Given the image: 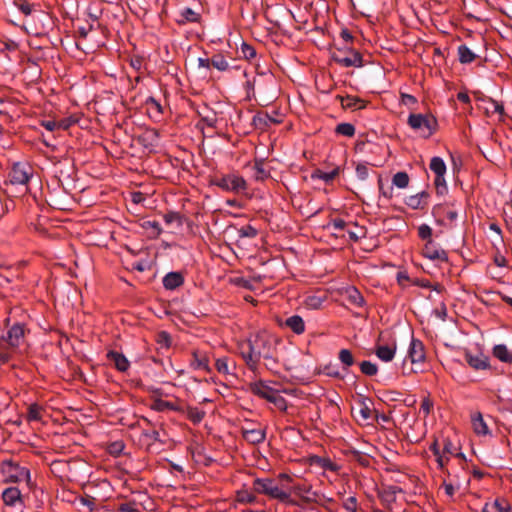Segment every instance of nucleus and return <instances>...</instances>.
<instances>
[{"mask_svg":"<svg viewBox=\"0 0 512 512\" xmlns=\"http://www.w3.org/2000/svg\"><path fill=\"white\" fill-rule=\"evenodd\" d=\"M310 464L332 472H337L340 469V466L333 462L330 458L317 455L310 457Z\"/></svg>","mask_w":512,"mask_h":512,"instance_id":"26","label":"nucleus"},{"mask_svg":"<svg viewBox=\"0 0 512 512\" xmlns=\"http://www.w3.org/2000/svg\"><path fill=\"white\" fill-rule=\"evenodd\" d=\"M277 480V483L280 485V487H283V484H285L287 486V491L289 492L290 490V486L293 484V478L286 474V473H280L277 478H275Z\"/></svg>","mask_w":512,"mask_h":512,"instance_id":"59","label":"nucleus"},{"mask_svg":"<svg viewBox=\"0 0 512 512\" xmlns=\"http://www.w3.org/2000/svg\"><path fill=\"white\" fill-rule=\"evenodd\" d=\"M312 485L307 483L306 481L301 482H293L290 486V494L294 493L296 496L300 497L303 501L307 494L311 493Z\"/></svg>","mask_w":512,"mask_h":512,"instance_id":"31","label":"nucleus"},{"mask_svg":"<svg viewBox=\"0 0 512 512\" xmlns=\"http://www.w3.org/2000/svg\"><path fill=\"white\" fill-rule=\"evenodd\" d=\"M361 372L366 376H375L378 372V367L371 361L364 360L359 364Z\"/></svg>","mask_w":512,"mask_h":512,"instance_id":"46","label":"nucleus"},{"mask_svg":"<svg viewBox=\"0 0 512 512\" xmlns=\"http://www.w3.org/2000/svg\"><path fill=\"white\" fill-rule=\"evenodd\" d=\"M352 456H353V459H355L360 465L364 466V467H367L369 466V459L363 455L361 452L359 451H356V450H353L351 452Z\"/></svg>","mask_w":512,"mask_h":512,"instance_id":"62","label":"nucleus"},{"mask_svg":"<svg viewBox=\"0 0 512 512\" xmlns=\"http://www.w3.org/2000/svg\"><path fill=\"white\" fill-rule=\"evenodd\" d=\"M162 282L166 290H175L184 284V276L181 272H169Z\"/></svg>","mask_w":512,"mask_h":512,"instance_id":"20","label":"nucleus"},{"mask_svg":"<svg viewBox=\"0 0 512 512\" xmlns=\"http://www.w3.org/2000/svg\"><path fill=\"white\" fill-rule=\"evenodd\" d=\"M211 64L215 69L219 71H227L229 69L228 61L220 53L214 54L211 57Z\"/></svg>","mask_w":512,"mask_h":512,"instance_id":"42","label":"nucleus"},{"mask_svg":"<svg viewBox=\"0 0 512 512\" xmlns=\"http://www.w3.org/2000/svg\"><path fill=\"white\" fill-rule=\"evenodd\" d=\"M269 402L273 403L275 407L281 411L287 410V401L278 390L275 391V393L270 398Z\"/></svg>","mask_w":512,"mask_h":512,"instance_id":"48","label":"nucleus"},{"mask_svg":"<svg viewBox=\"0 0 512 512\" xmlns=\"http://www.w3.org/2000/svg\"><path fill=\"white\" fill-rule=\"evenodd\" d=\"M284 325L291 329L295 334L300 335L305 331V323L301 316L292 315L285 320Z\"/></svg>","mask_w":512,"mask_h":512,"instance_id":"28","label":"nucleus"},{"mask_svg":"<svg viewBox=\"0 0 512 512\" xmlns=\"http://www.w3.org/2000/svg\"><path fill=\"white\" fill-rule=\"evenodd\" d=\"M418 236L423 240H432V228L427 224H422L418 228Z\"/></svg>","mask_w":512,"mask_h":512,"instance_id":"58","label":"nucleus"},{"mask_svg":"<svg viewBox=\"0 0 512 512\" xmlns=\"http://www.w3.org/2000/svg\"><path fill=\"white\" fill-rule=\"evenodd\" d=\"M25 338V327L21 323H15L6 334H1V340L5 341L13 350L18 349Z\"/></svg>","mask_w":512,"mask_h":512,"instance_id":"7","label":"nucleus"},{"mask_svg":"<svg viewBox=\"0 0 512 512\" xmlns=\"http://www.w3.org/2000/svg\"><path fill=\"white\" fill-rule=\"evenodd\" d=\"M434 184L438 195H444L447 192V185L444 176H435Z\"/></svg>","mask_w":512,"mask_h":512,"instance_id":"53","label":"nucleus"},{"mask_svg":"<svg viewBox=\"0 0 512 512\" xmlns=\"http://www.w3.org/2000/svg\"><path fill=\"white\" fill-rule=\"evenodd\" d=\"M429 167L430 170L435 174V176H445L446 164L441 157H433L430 161Z\"/></svg>","mask_w":512,"mask_h":512,"instance_id":"38","label":"nucleus"},{"mask_svg":"<svg viewBox=\"0 0 512 512\" xmlns=\"http://www.w3.org/2000/svg\"><path fill=\"white\" fill-rule=\"evenodd\" d=\"M336 134L346 137H353L355 135V127L351 123H340L335 128Z\"/></svg>","mask_w":512,"mask_h":512,"instance_id":"43","label":"nucleus"},{"mask_svg":"<svg viewBox=\"0 0 512 512\" xmlns=\"http://www.w3.org/2000/svg\"><path fill=\"white\" fill-rule=\"evenodd\" d=\"M249 390L252 394H254L260 398H263L267 401L270 400V398L276 391V389L270 387L262 380L250 383Z\"/></svg>","mask_w":512,"mask_h":512,"instance_id":"14","label":"nucleus"},{"mask_svg":"<svg viewBox=\"0 0 512 512\" xmlns=\"http://www.w3.org/2000/svg\"><path fill=\"white\" fill-rule=\"evenodd\" d=\"M160 134L157 129H145L137 138L138 143L145 148H153L159 144Z\"/></svg>","mask_w":512,"mask_h":512,"instance_id":"13","label":"nucleus"},{"mask_svg":"<svg viewBox=\"0 0 512 512\" xmlns=\"http://www.w3.org/2000/svg\"><path fill=\"white\" fill-rule=\"evenodd\" d=\"M117 510L118 512H139L138 505L135 501L121 503Z\"/></svg>","mask_w":512,"mask_h":512,"instance_id":"56","label":"nucleus"},{"mask_svg":"<svg viewBox=\"0 0 512 512\" xmlns=\"http://www.w3.org/2000/svg\"><path fill=\"white\" fill-rule=\"evenodd\" d=\"M398 493H403V489L396 485H388L383 486L378 491V498L380 499L382 505L389 511H392L393 505L396 502V497Z\"/></svg>","mask_w":512,"mask_h":512,"instance_id":"9","label":"nucleus"},{"mask_svg":"<svg viewBox=\"0 0 512 512\" xmlns=\"http://www.w3.org/2000/svg\"><path fill=\"white\" fill-rule=\"evenodd\" d=\"M200 121L210 128H215L217 124V117L215 113H212L210 115L201 116Z\"/></svg>","mask_w":512,"mask_h":512,"instance_id":"63","label":"nucleus"},{"mask_svg":"<svg viewBox=\"0 0 512 512\" xmlns=\"http://www.w3.org/2000/svg\"><path fill=\"white\" fill-rule=\"evenodd\" d=\"M493 355L503 363H512V354L504 344L495 345Z\"/></svg>","mask_w":512,"mask_h":512,"instance_id":"36","label":"nucleus"},{"mask_svg":"<svg viewBox=\"0 0 512 512\" xmlns=\"http://www.w3.org/2000/svg\"><path fill=\"white\" fill-rule=\"evenodd\" d=\"M396 354V345H376L375 355L383 362H390Z\"/></svg>","mask_w":512,"mask_h":512,"instance_id":"27","label":"nucleus"},{"mask_svg":"<svg viewBox=\"0 0 512 512\" xmlns=\"http://www.w3.org/2000/svg\"><path fill=\"white\" fill-rule=\"evenodd\" d=\"M32 176V168L24 163H15L9 173L10 182L17 185H26Z\"/></svg>","mask_w":512,"mask_h":512,"instance_id":"8","label":"nucleus"},{"mask_svg":"<svg viewBox=\"0 0 512 512\" xmlns=\"http://www.w3.org/2000/svg\"><path fill=\"white\" fill-rule=\"evenodd\" d=\"M201 20V14L194 11L189 7H185L179 11V18L176 22L179 25H185L187 23H199Z\"/></svg>","mask_w":512,"mask_h":512,"instance_id":"23","label":"nucleus"},{"mask_svg":"<svg viewBox=\"0 0 512 512\" xmlns=\"http://www.w3.org/2000/svg\"><path fill=\"white\" fill-rule=\"evenodd\" d=\"M212 184L221 188L224 191H230L235 193L243 191L247 187L245 179L235 174H228L223 175L221 177H217L212 181Z\"/></svg>","mask_w":512,"mask_h":512,"instance_id":"5","label":"nucleus"},{"mask_svg":"<svg viewBox=\"0 0 512 512\" xmlns=\"http://www.w3.org/2000/svg\"><path fill=\"white\" fill-rule=\"evenodd\" d=\"M148 114L151 118L158 119L161 117L163 110L160 102L154 97H148L145 101Z\"/></svg>","mask_w":512,"mask_h":512,"instance_id":"33","label":"nucleus"},{"mask_svg":"<svg viewBox=\"0 0 512 512\" xmlns=\"http://www.w3.org/2000/svg\"><path fill=\"white\" fill-rule=\"evenodd\" d=\"M356 175L358 179L364 181L368 178L369 170L367 163H358L356 165Z\"/></svg>","mask_w":512,"mask_h":512,"instance_id":"57","label":"nucleus"},{"mask_svg":"<svg viewBox=\"0 0 512 512\" xmlns=\"http://www.w3.org/2000/svg\"><path fill=\"white\" fill-rule=\"evenodd\" d=\"M408 357L412 364L417 365L425 362V347L421 340L412 338L408 349Z\"/></svg>","mask_w":512,"mask_h":512,"instance_id":"11","label":"nucleus"},{"mask_svg":"<svg viewBox=\"0 0 512 512\" xmlns=\"http://www.w3.org/2000/svg\"><path fill=\"white\" fill-rule=\"evenodd\" d=\"M143 227L145 229H151L152 230V234L154 236H159L161 233H162V228L160 226V223L158 221H155V220H148V221H145L143 223Z\"/></svg>","mask_w":512,"mask_h":512,"instance_id":"54","label":"nucleus"},{"mask_svg":"<svg viewBox=\"0 0 512 512\" xmlns=\"http://www.w3.org/2000/svg\"><path fill=\"white\" fill-rule=\"evenodd\" d=\"M252 490L284 504L299 505V502L290 497L287 486L283 484V487H280L274 478H255L252 482Z\"/></svg>","mask_w":512,"mask_h":512,"instance_id":"2","label":"nucleus"},{"mask_svg":"<svg viewBox=\"0 0 512 512\" xmlns=\"http://www.w3.org/2000/svg\"><path fill=\"white\" fill-rule=\"evenodd\" d=\"M477 58V55L465 44L458 47V60L461 64H470Z\"/></svg>","mask_w":512,"mask_h":512,"instance_id":"35","label":"nucleus"},{"mask_svg":"<svg viewBox=\"0 0 512 512\" xmlns=\"http://www.w3.org/2000/svg\"><path fill=\"white\" fill-rule=\"evenodd\" d=\"M150 408L156 412H164L167 410L171 411H177V412H184L182 407L179 405L169 402L166 400H163L161 398H155L152 400V403L150 404Z\"/></svg>","mask_w":512,"mask_h":512,"instance_id":"24","label":"nucleus"},{"mask_svg":"<svg viewBox=\"0 0 512 512\" xmlns=\"http://www.w3.org/2000/svg\"><path fill=\"white\" fill-rule=\"evenodd\" d=\"M281 121L271 117L268 113H257L252 118V125L261 131L270 128L273 124H279Z\"/></svg>","mask_w":512,"mask_h":512,"instance_id":"17","label":"nucleus"},{"mask_svg":"<svg viewBox=\"0 0 512 512\" xmlns=\"http://www.w3.org/2000/svg\"><path fill=\"white\" fill-rule=\"evenodd\" d=\"M411 129L420 134L423 138L431 137L437 130V119L431 114L411 113L407 120Z\"/></svg>","mask_w":512,"mask_h":512,"instance_id":"3","label":"nucleus"},{"mask_svg":"<svg viewBox=\"0 0 512 512\" xmlns=\"http://www.w3.org/2000/svg\"><path fill=\"white\" fill-rule=\"evenodd\" d=\"M422 255L432 261L448 262L447 252L440 248L433 240H428L422 249Z\"/></svg>","mask_w":512,"mask_h":512,"instance_id":"10","label":"nucleus"},{"mask_svg":"<svg viewBox=\"0 0 512 512\" xmlns=\"http://www.w3.org/2000/svg\"><path fill=\"white\" fill-rule=\"evenodd\" d=\"M215 367H216V370L221 374H224V375L231 374L227 357L218 358L216 360Z\"/></svg>","mask_w":512,"mask_h":512,"instance_id":"51","label":"nucleus"},{"mask_svg":"<svg viewBox=\"0 0 512 512\" xmlns=\"http://www.w3.org/2000/svg\"><path fill=\"white\" fill-rule=\"evenodd\" d=\"M240 55L242 58L251 61L252 59L256 58L257 52L252 45L246 42H242L240 47Z\"/></svg>","mask_w":512,"mask_h":512,"instance_id":"45","label":"nucleus"},{"mask_svg":"<svg viewBox=\"0 0 512 512\" xmlns=\"http://www.w3.org/2000/svg\"><path fill=\"white\" fill-rule=\"evenodd\" d=\"M465 360L475 370H485L489 368V357L480 353L473 355L469 351L465 353Z\"/></svg>","mask_w":512,"mask_h":512,"instance_id":"18","label":"nucleus"},{"mask_svg":"<svg viewBox=\"0 0 512 512\" xmlns=\"http://www.w3.org/2000/svg\"><path fill=\"white\" fill-rule=\"evenodd\" d=\"M157 343L160 345L161 348L168 349L171 346V336L166 331H161L157 334Z\"/></svg>","mask_w":512,"mask_h":512,"instance_id":"50","label":"nucleus"},{"mask_svg":"<svg viewBox=\"0 0 512 512\" xmlns=\"http://www.w3.org/2000/svg\"><path fill=\"white\" fill-rule=\"evenodd\" d=\"M378 187L381 196L387 199H391L393 197V187L389 186L385 188L381 177L378 179Z\"/></svg>","mask_w":512,"mask_h":512,"instance_id":"61","label":"nucleus"},{"mask_svg":"<svg viewBox=\"0 0 512 512\" xmlns=\"http://www.w3.org/2000/svg\"><path fill=\"white\" fill-rule=\"evenodd\" d=\"M45 408L38 403H32L27 408L26 420L28 422H41Z\"/></svg>","mask_w":512,"mask_h":512,"instance_id":"29","label":"nucleus"},{"mask_svg":"<svg viewBox=\"0 0 512 512\" xmlns=\"http://www.w3.org/2000/svg\"><path fill=\"white\" fill-rule=\"evenodd\" d=\"M478 100L481 101L482 103H487L490 106H493V110H492L493 114L498 113L500 115V117L504 116V106L502 103L494 100L491 97H481Z\"/></svg>","mask_w":512,"mask_h":512,"instance_id":"44","label":"nucleus"},{"mask_svg":"<svg viewBox=\"0 0 512 512\" xmlns=\"http://www.w3.org/2000/svg\"><path fill=\"white\" fill-rule=\"evenodd\" d=\"M346 293H347V299L350 304L357 306V307H362L364 305V302H365L364 297L362 296V294L359 292V290L357 288L350 287L346 290Z\"/></svg>","mask_w":512,"mask_h":512,"instance_id":"37","label":"nucleus"},{"mask_svg":"<svg viewBox=\"0 0 512 512\" xmlns=\"http://www.w3.org/2000/svg\"><path fill=\"white\" fill-rule=\"evenodd\" d=\"M409 182V175L404 171L397 172L392 178V184L400 189L407 188Z\"/></svg>","mask_w":512,"mask_h":512,"instance_id":"41","label":"nucleus"},{"mask_svg":"<svg viewBox=\"0 0 512 512\" xmlns=\"http://www.w3.org/2000/svg\"><path fill=\"white\" fill-rule=\"evenodd\" d=\"M80 503L88 507L90 512L96 510V499L90 495L80 497Z\"/></svg>","mask_w":512,"mask_h":512,"instance_id":"60","label":"nucleus"},{"mask_svg":"<svg viewBox=\"0 0 512 512\" xmlns=\"http://www.w3.org/2000/svg\"><path fill=\"white\" fill-rule=\"evenodd\" d=\"M124 447L125 445L122 441H115L109 445V452L110 454L119 455Z\"/></svg>","mask_w":512,"mask_h":512,"instance_id":"64","label":"nucleus"},{"mask_svg":"<svg viewBox=\"0 0 512 512\" xmlns=\"http://www.w3.org/2000/svg\"><path fill=\"white\" fill-rule=\"evenodd\" d=\"M107 358L112 361L115 365V368L120 372H126L130 367V362L124 356V354L119 353L117 351H109L107 353Z\"/></svg>","mask_w":512,"mask_h":512,"instance_id":"25","label":"nucleus"},{"mask_svg":"<svg viewBox=\"0 0 512 512\" xmlns=\"http://www.w3.org/2000/svg\"><path fill=\"white\" fill-rule=\"evenodd\" d=\"M344 50L338 49L337 52L332 54V60L341 65L342 67H362L363 57L360 52L355 49H347V55H344Z\"/></svg>","mask_w":512,"mask_h":512,"instance_id":"6","label":"nucleus"},{"mask_svg":"<svg viewBox=\"0 0 512 512\" xmlns=\"http://www.w3.org/2000/svg\"><path fill=\"white\" fill-rule=\"evenodd\" d=\"M472 425L474 432L478 435H487L489 434V429L486 422L483 419V416L480 412H477L471 417Z\"/></svg>","mask_w":512,"mask_h":512,"instance_id":"32","label":"nucleus"},{"mask_svg":"<svg viewBox=\"0 0 512 512\" xmlns=\"http://www.w3.org/2000/svg\"><path fill=\"white\" fill-rule=\"evenodd\" d=\"M0 473L4 477L5 482L17 483L24 481L28 485L31 483L30 470L27 467L20 466L13 460H3L0 465Z\"/></svg>","mask_w":512,"mask_h":512,"instance_id":"4","label":"nucleus"},{"mask_svg":"<svg viewBox=\"0 0 512 512\" xmlns=\"http://www.w3.org/2000/svg\"><path fill=\"white\" fill-rule=\"evenodd\" d=\"M429 193L422 191L415 195L408 196L405 199V204L411 209H424L428 204Z\"/></svg>","mask_w":512,"mask_h":512,"instance_id":"22","label":"nucleus"},{"mask_svg":"<svg viewBox=\"0 0 512 512\" xmlns=\"http://www.w3.org/2000/svg\"><path fill=\"white\" fill-rule=\"evenodd\" d=\"M336 100L340 101L342 108L351 110H361L367 106V102L356 96H341L337 95Z\"/></svg>","mask_w":512,"mask_h":512,"instance_id":"16","label":"nucleus"},{"mask_svg":"<svg viewBox=\"0 0 512 512\" xmlns=\"http://www.w3.org/2000/svg\"><path fill=\"white\" fill-rule=\"evenodd\" d=\"M164 222L168 225L177 223L178 226L183 224L182 216L178 212L170 211L163 215Z\"/></svg>","mask_w":512,"mask_h":512,"instance_id":"49","label":"nucleus"},{"mask_svg":"<svg viewBox=\"0 0 512 512\" xmlns=\"http://www.w3.org/2000/svg\"><path fill=\"white\" fill-rule=\"evenodd\" d=\"M481 512H512V506L506 498L497 497L493 501L486 502Z\"/></svg>","mask_w":512,"mask_h":512,"instance_id":"12","label":"nucleus"},{"mask_svg":"<svg viewBox=\"0 0 512 512\" xmlns=\"http://www.w3.org/2000/svg\"><path fill=\"white\" fill-rule=\"evenodd\" d=\"M280 340L266 332L257 333L246 344V350L242 349L241 355L251 371H256L261 359L265 361V367L276 372L279 366L277 346Z\"/></svg>","mask_w":512,"mask_h":512,"instance_id":"1","label":"nucleus"},{"mask_svg":"<svg viewBox=\"0 0 512 512\" xmlns=\"http://www.w3.org/2000/svg\"><path fill=\"white\" fill-rule=\"evenodd\" d=\"M237 234L239 238H250L253 239L258 235V231L252 225H245L241 228L237 229Z\"/></svg>","mask_w":512,"mask_h":512,"instance_id":"47","label":"nucleus"},{"mask_svg":"<svg viewBox=\"0 0 512 512\" xmlns=\"http://www.w3.org/2000/svg\"><path fill=\"white\" fill-rule=\"evenodd\" d=\"M2 499L6 506L15 507L23 505L21 491L17 487H8L2 493Z\"/></svg>","mask_w":512,"mask_h":512,"instance_id":"15","label":"nucleus"},{"mask_svg":"<svg viewBox=\"0 0 512 512\" xmlns=\"http://www.w3.org/2000/svg\"><path fill=\"white\" fill-rule=\"evenodd\" d=\"M265 160L262 158H256L252 167L254 171V179L256 181H264L270 177V172L265 169Z\"/></svg>","mask_w":512,"mask_h":512,"instance_id":"30","label":"nucleus"},{"mask_svg":"<svg viewBox=\"0 0 512 512\" xmlns=\"http://www.w3.org/2000/svg\"><path fill=\"white\" fill-rule=\"evenodd\" d=\"M191 368L194 370H204L210 372L209 359L207 355L199 350L192 352V360L190 362Z\"/></svg>","mask_w":512,"mask_h":512,"instance_id":"21","label":"nucleus"},{"mask_svg":"<svg viewBox=\"0 0 512 512\" xmlns=\"http://www.w3.org/2000/svg\"><path fill=\"white\" fill-rule=\"evenodd\" d=\"M343 508L348 512H357L358 502L355 496H350L343 501Z\"/></svg>","mask_w":512,"mask_h":512,"instance_id":"55","label":"nucleus"},{"mask_svg":"<svg viewBox=\"0 0 512 512\" xmlns=\"http://www.w3.org/2000/svg\"><path fill=\"white\" fill-rule=\"evenodd\" d=\"M340 168L337 166L330 172H324L320 169H316L312 172L311 178L313 180L319 179L324 181L325 183H329L334 180L339 174Z\"/></svg>","mask_w":512,"mask_h":512,"instance_id":"34","label":"nucleus"},{"mask_svg":"<svg viewBox=\"0 0 512 512\" xmlns=\"http://www.w3.org/2000/svg\"><path fill=\"white\" fill-rule=\"evenodd\" d=\"M242 437L250 444L257 445L264 442L266 438L265 430L261 428H242Z\"/></svg>","mask_w":512,"mask_h":512,"instance_id":"19","label":"nucleus"},{"mask_svg":"<svg viewBox=\"0 0 512 512\" xmlns=\"http://www.w3.org/2000/svg\"><path fill=\"white\" fill-rule=\"evenodd\" d=\"M237 499L239 502L253 503L256 500V495L254 491L243 490L237 493Z\"/></svg>","mask_w":512,"mask_h":512,"instance_id":"52","label":"nucleus"},{"mask_svg":"<svg viewBox=\"0 0 512 512\" xmlns=\"http://www.w3.org/2000/svg\"><path fill=\"white\" fill-rule=\"evenodd\" d=\"M187 418L194 424L200 423L205 417V412L197 407L188 406L185 410Z\"/></svg>","mask_w":512,"mask_h":512,"instance_id":"40","label":"nucleus"},{"mask_svg":"<svg viewBox=\"0 0 512 512\" xmlns=\"http://www.w3.org/2000/svg\"><path fill=\"white\" fill-rule=\"evenodd\" d=\"M338 359L343 365L344 370H347L355 364L354 356L349 349H341L338 353Z\"/></svg>","mask_w":512,"mask_h":512,"instance_id":"39","label":"nucleus"}]
</instances>
